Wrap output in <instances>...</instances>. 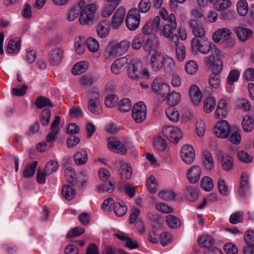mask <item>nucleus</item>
Listing matches in <instances>:
<instances>
[{
  "mask_svg": "<svg viewBox=\"0 0 254 254\" xmlns=\"http://www.w3.org/2000/svg\"><path fill=\"white\" fill-rule=\"evenodd\" d=\"M191 48L194 51L199 52L204 55L210 53V56L204 58V62L207 66H211L217 59L221 60L220 51L205 38H193L191 40Z\"/></svg>",
  "mask_w": 254,
  "mask_h": 254,
  "instance_id": "obj_1",
  "label": "nucleus"
},
{
  "mask_svg": "<svg viewBox=\"0 0 254 254\" xmlns=\"http://www.w3.org/2000/svg\"><path fill=\"white\" fill-rule=\"evenodd\" d=\"M149 63L152 70L155 72L164 70L166 73H170L175 66L174 60L169 56L158 50L153 51L150 54Z\"/></svg>",
  "mask_w": 254,
  "mask_h": 254,
  "instance_id": "obj_2",
  "label": "nucleus"
},
{
  "mask_svg": "<svg viewBox=\"0 0 254 254\" xmlns=\"http://www.w3.org/2000/svg\"><path fill=\"white\" fill-rule=\"evenodd\" d=\"M177 22L175 15L171 13L170 22H168L164 26L159 28L160 34L163 37L171 40V43L179 41V37L175 32L177 29Z\"/></svg>",
  "mask_w": 254,
  "mask_h": 254,
  "instance_id": "obj_3",
  "label": "nucleus"
},
{
  "mask_svg": "<svg viewBox=\"0 0 254 254\" xmlns=\"http://www.w3.org/2000/svg\"><path fill=\"white\" fill-rule=\"evenodd\" d=\"M98 8L95 3L87 4L86 6L81 8L79 21L82 25H86L91 22L94 17Z\"/></svg>",
  "mask_w": 254,
  "mask_h": 254,
  "instance_id": "obj_4",
  "label": "nucleus"
},
{
  "mask_svg": "<svg viewBox=\"0 0 254 254\" xmlns=\"http://www.w3.org/2000/svg\"><path fill=\"white\" fill-rule=\"evenodd\" d=\"M212 73L209 79V84L214 89L218 88L221 85V80L218 74L223 69V62L222 60H218L213 63Z\"/></svg>",
  "mask_w": 254,
  "mask_h": 254,
  "instance_id": "obj_5",
  "label": "nucleus"
},
{
  "mask_svg": "<svg viewBox=\"0 0 254 254\" xmlns=\"http://www.w3.org/2000/svg\"><path fill=\"white\" fill-rule=\"evenodd\" d=\"M140 15L138 14L137 8L130 9L127 13L126 24L127 28L131 31L136 30L139 26Z\"/></svg>",
  "mask_w": 254,
  "mask_h": 254,
  "instance_id": "obj_6",
  "label": "nucleus"
},
{
  "mask_svg": "<svg viewBox=\"0 0 254 254\" xmlns=\"http://www.w3.org/2000/svg\"><path fill=\"white\" fill-rule=\"evenodd\" d=\"M131 56H126L115 60L111 66V70L114 74L122 73L131 62Z\"/></svg>",
  "mask_w": 254,
  "mask_h": 254,
  "instance_id": "obj_7",
  "label": "nucleus"
},
{
  "mask_svg": "<svg viewBox=\"0 0 254 254\" xmlns=\"http://www.w3.org/2000/svg\"><path fill=\"white\" fill-rule=\"evenodd\" d=\"M146 107L142 102H138L132 107V117L137 123H142L146 117Z\"/></svg>",
  "mask_w": 254,
  "mask_h": 254,
  "instance_id": "obj_8",
  "label": "nucleus"
},
{
  "mask_svg": "<svg viewBox=\"0 0 254 254\" xmlns=\"http://www.w3.org/2000/svg\"><path fill=\"white\" fill-rule=\"evenodd\" d=\"M162 132L170 142L174 143H177L182 136L180 128L175 126L164 127L162 129Z\"/></svg>",
  "mask_w": 254,
  "mask_h": 254,
  "instance_id": "obj_9",
  "label": "nucleus"
},
{
  "mask_svg": "<svg viewBox=\"0 0 254 254\" xmlns=\"http://www.w3.org/2000/svg\"><path fill=\"white\" fill-rule=\"evenodd\" d=\"M170 86L164 82L161 78H156L151 84V89L156 94L164 96L170 92Z\"/></svg>",
  "mask_w": 254,
  "mask_h": 254,
  "instance_id": "obj_10",
  "label": "nucleus"
},
{
  "mask_svg": "<svg viewBox=\"0 0 254 254\" xmlns=\"http://www.w3.org/2000/svg\"><path fill=\"white\" fill-rule=\"evenodd\" d=\"M126 15L124 6L119 7L115 12L111 21V26L114 30L118 29L124 22Z\"/></svg>",
  "mask_w": 254,
  "mask_h": 254,
  "instance_id": "obj_11",
  "label": "nucleus"
},
{
  "mask_svg": "<svg viewBox=\"0 0 254 254\" xmlns=\"http://www.w3.org/2000/svg\"><path fill=\"white\" fill-rule=\"evenodd\" d=\"M231 129V127L228 122L223 120L217 123L214 129V132L217 136L221 138H225L229 136Z\"/></svg>",
  "mask_w": 254,
  "mask_h": 254,
  "instance_id": "obj_12",
  "label": "nucleus"
},
{
  "mask_svg": "<svg viewBox=\"0 0 254 254\" xmlns=\"http://www.w3.org/2000/svg\"><path fill=\"white\" fill-rule=\"evenodd\" d=\"M181 157L183 161L187 164H191L195 157V151L193 147L189 144L182 146L181 149Z\"/></svg>",
  "mask_w": 254,
  "mask_h": 254,
  "instance_id": "obj_13",
  "label": "nucleus"
},
{
  "mask_svg": "<svg viewBox=\"0 0 254 254\" xmlns=\"http://www.w3.org/2000/svg\"><path fill=\"white\" fill-rule=\"evenodd\" d=\"M128 76L133 80H138L141 78L140 64L132 57L131 62L128 65Z\"/></svg>",
  "mask_w": 254,
  "mask_h": 254,
  "instance_id": "obj_14",
  "label": "nucleus"
},
{
  "mask_svg": "<svg viewBox=\"0 0 254 254\" xmlns=\"http://www.w3.org/2000/svg\"><path fill=\"white\" fill-rule=\"evenodd\" d=\"M89 100L88 107L90 112L93 113H98L100 102L99 100V93L96 91H90L88 93Z\"/></svg>",
  "mask_w": 254,
  "mask_h": 254,
  "instance_id": "obj_15",
  "label": "nucleus"
},
{
  "mask_svg": "<svg viewBox=\"0 0 254 254\" xmlns=\"http://www.w3.org/2000/svg\"><path fill=\"white\" fill-rule=\"evenodd\" d=\"M201 173V170L199 166H192L186 173L187 178L190 183L195 184L199 180Z\"/></svg>",
  "mask_w": 254,
  "mask_h": 254,
  "instance_id": "obj_16",
  "label": "nucleus"
},
{
  "mask_svg": "<svg viewBox=\"0 0 254 254\" xmlns=\"http://www.w3.org/2000/svg\"><path fill=\"white\" fill-rule=\"evenodd\" d=\"M190 27L192 30V33L196 38H204L205 31L204 27L196 20L193 19H190L189 22Z\"/></svg>",
  "mask_w": 254,
  "mask_h": 254,
  "instance_id": "obj_17",
  "label": "nucleus"
},
{
  "mask_svg": "<svg viewBox=\"0 0 254 254\" xmlns=\"http://www.w3.org/2000/svg\"><path fill=\"white\" fill-rule=\"evenodd\" d=\"M235 33L238 39L242 42H245L250 39L253 32L249 28L243 27H237L235 28Z\"/></svg>",
  "mask_w": 254,
  "mask_h": 254,
  "instance_id": "obj_18",
  "label": "nucleus"
},
{
  "mask_svg": "<svg viewBox=\"0 0 254 254\" xmlns=\"http://www.w3.org/2000/svg\"><path fill=\"white\" fill-rule=\"evenodd\" d=\"M189 94L191 100L194 104H198L202 98V93L197 85H191L189 89Z\"/></svg>",
  "mask_w": 254,
  "mask_h": 254,
  "instance_id": "obj_19",
  "label": "nucleus"
},
{
  "mask_svg": "<svg viewBox=\"0 0 254 254\" xmlns=\"http://www.w3.org/2000/svg\"><path fill=\"white\" fill-rule=\"evenodd\" d=\"M108 147L112 151L117 153L124 154L126 153V147L121 142L113 139H110L108 143Z\"/></svg>",
  "mask_w": 254,
  "mask_h": 254,
  "instance_id": "obj_20",
  "label": "nucleus"
},
{
  "mask_svg": "<svg viewBox=\"0 0 254 254\" xmlns=\"http://www.w3.org/2000/svg\"><path fill=\"white\" fill-rule=\"evenodd\" d=\"M240 183L238 193L240 196L244 197L249 188V177L246 173H243L241 175Z\"/></svg>",
  "mask_w": 254,
  "mask_h": 254,
  "instance_id": "obj_21",
  "label": "nucleus"
},
{
  "mask_svg": "<svg viewBox=\"0 0 254 254\" xmlns=\"http://www.w3.org/2000/svg\"><path fill=\"white\" fill-rule=\"evenodd\" d=\"M63 51L59 48L52 50L49 54V61L52 64H58L62 60Z\"/></svg>",
  "mask_w": 254,
  "mask_h": 254,
  "instance_id": "obj_22",
  "label": "nucleus"
},
{
  "mask_svg": "<svg viewBox=\"0 0 254 254\" xmlns=\"http://www.w3.org/2000/svg\"><path fill=\"white\" fill-rule=\"evenodd\" d=\"M75 163L77 165H81L86 163L88 160L87 153L85 149H79L74 156Z\"/></svg>",
  "mask_w": 254,
  "mask_h": 254,
  "instance_id": "obj_23",
  "label": "nucleus"
},
{
  "mask_svg": "<svg viewBox=\"0 0 254 254\" xmlns=\"http://www.w3.org/2000/svg\"><path fill=\"white\" fill-rule=\"evenodd\" d=\"M171 46L176 49V57L178 60L182 62L186 57V48L185 46L182 43H179V41L175 43H171Z\"/></svg>",
  "mask_w": 254,
  "mask_h": 254,
  "instance_id": "obj_24",
  "label": "nucleus"
},
{
  "mask_svg": "<svg viewBox=\"0 0 254 254\" xmlns=\"http://www.w3.org/2000/svg\"><path fill=\"white\" fill-rule=\"evenodd\" d=\"M110 32V26L108 22L103 21L100 23L97 28V34L101 38L106 37Z\"/></svg>",
  "mask_w": 254,
  "mask_h": 254,
  "instance_id": "obj_25",
  "label": "nucleus"
},
{
  "mask_svg": "<svg viewBox=\"0 0 254 254\" xmlns=\"http://www.w3.org/2000/svg\"><path fill=\"white\" fill-rule=\"evenodd\" d=\"M198 244L199 246L205 248L208 250L213 247L214 240L210 236L204 235L199 237Z\"/></svg>",
  "mask_w": 254,
  "mask_h": 254,
  "instance_id": "obj_26",
  "label": "nucleus"
},
{
  "mask_svg": "<svg viewBox=\"0 0 254 254\" xmlns=\"http://www.w3.org/2000/svg\"><path fill=\"white\" fill-rule=\"evenodd\" d=\"M116 236L119 239L126 241L125 244L127 248L130 249L138 248V245L137 243L133 241L130 238L127 236V234L120 232L116 234Z\"/></svg>",
  "mask_w": 254,
  "mask_h": 254,
  "instance_id": "obj_27",
  "label": "nucleus"
},
{
  "mask_svg": "<svg viewBox=\"0 0 254 254\" xmlns=\"http://www.w3.org/2000/svg\"><path fill=\"white\" fill-rule=\"evenodd\" d=\"M241 125L245 132H251L254 129V119L250 116H245L243 118Z\"/></svg>",
  "mask_w": 254,
  "mask_h": 254,
  "instance_id": "obj_28",
  "label": "nucleus"
},
{
  "mask_svg": "<svg viewBox=\"0 0 254 254\" xmlns=\"http://www.w3.org/2000/svg\"><path fill=\"white\" fill-rule=\"evenodd\" d=\"M119 173L122 179L127 180L129 179L132 175L131 165L128 163L122 164L119 170Z\"/></svg>",
  "mask_w": 254,
  "mask_h": 254,
  "instance_id": "obj_29",
  "label": "nucleus"
},
{
  "mask_svg": "<svg viewBox=\"0 0 254 254\" xmlns=\"http://www.w3.org/2000/svg\"><path fill=\"white\" fill-rule=\"evenodd\" d=\"M230 30L228 28H224L217 30L213 34V37L214 40L218 42L221 39L229 38L231 35Z\"/></svg>",
  "mask_w": 254,
  "mask_h": 254,
  "instance_id": "obj_30",
  "label": "nucleus"
},
{
  "mask_svg": "<svg viewBox=\"0 0 254 254\" xmlns=\"http://www.w3.org/2000/svg\"><path fill=\"white\" fill-rule=\"evenodd\" d=\"M20 40L18 38L9 41L7 46V52L9 54L18 52L20 47Z\"/></svg>",
  "mask_w": 254,
  "mask_h": 254,
  "instance_id": "obj_31",
  "label": "nucleus"
},
{
  "mask_svg": "<svg viewBox=\"0 0 254 254\" xmlns=\"http://www.w3.org/2000/svg\"><path fill=\"white\" fill-rule=\"evenodd\" d=\"M88 67L86 62L81 61L76 63L72 68V73L74 75H79L85 72Z\"/></svg>",
  "mask_w": 254,
  "mask_h": 254,
  "instance_id": "obj_32",
  "label": "nucleus"
},
{
  "mask_svg": "<svg viewBox=\"0 0 254 254\" xmlns=\"http://www.w3.org/2000/svg\"><path fill=\"white\" fill-rule=\"evenodd\" d=\"M85 39L80 36L76 37L74 39V47L75 52L77 54H82L85 50Z\"/></svg>",
  "mask_w": 254,
  "mask_h": 254,
  "instance_id": "obj_33",
  "label": "nucleus"
},
{
  "mask_svg": "<svg viewBox=\"0 0 254 254\" xmlns=\"http://www.w3.org/2000/svg\"><path fill=\"white\" fill-rule=\"evenodd\" d=\"M63 196L67 200L72 199L75 196V191L70 186L65 185L62 190Z\"/></svg>",
  "mask_w": 254,
  "mask_h": 254,
  "instance_id": "obj_34",
  "label": "nucleus"
},
{
  "mask_svg": "<svg viewBox=\"0 0 254 254\" xmlns=\"http://www.w3.org/2000/svg\"><path fill=\"white\" fill-rule=\"evenodd\" d=\"M229 135V140L233 144H238L241 140V136L238 128L235 127H231Z\"/></svg>",
  "mask_w": 254,
  "mask_h": 254,
  "instance_id": "obj_35",
  "label": "nucleus"
},
{
  "mask_svg": "<svg viewBox=\"0 0 254 254\" xmlns=\"http://www.w3.org/2000/svg\"><path fill=\"white\" fill-rule=\"evenodd\" d=\"M37 165V161L27 164L23 171L22 176L24 178H30L33 176L35 172Z\"/></svg>",
  "mask_w": 254,
  "mask_h": 254,
  "instance_id": "obj_36",
  "label": "nucleus"
},
{
  "mask_svg": "<svg viewBox=\"0 0 254 254\" xmlns=\"http://www.w3.org/2000/svg\"><path fill=\"white\" fill-rule=\"evenodd\" d=\"M165 114L168 119L172 122H176L179 119L180 116L178 111L174 106L167 108L166 109Z\"/></svg>",
  "mask_w": 254,
  "mask_h": 254,
  "instance_id": "obj_37",
  "label": "nucleus"
},
{
  "mask_svg": "<svg viewBox=\"0 0 254 254\" xmlns=\"http://www.w3.org/2000/svg\"><path fill=\"white\" fill-rule=\"evenodd\" d=\"M104 56L105 59L112 60L117 56H119L114 44L107 46L104 53Z\"/></svg>",
  "mask_w": 254,
  "mask_h": 254,
  "instance_id": "obj_38",
  "label": "nucleus"
},
{
  "mask_svg": "<svg viewBox=\"0 0 254 254\" xmlns=\"http://www.w3.org/2000/svg\"><path fill=\"white\" fill-rule=\"evenodd\" d=\"M237 9L238 13L242 16H245L249 11V6L246 0H239L237 3Z\"/></svg>",
  "mask_w": 254,
  "mask_h": 254,
  "instance_id": "obj_39",
  "label": "nucleus"
},
{
  "mask_svg": "<svg viewBox=\"0 0 254 254\" xmlns=\"http://www.w3.org/2000/svg\"><path fill=\"white\" fill-rule=\"evenodd\" d=\"M203 160L204 167L206 169L211 170L214 167V162L212 155L210 152L207 151L203 152Z\"/></svg>",
  "mask_w": 254,
  "mask_h": 254,
  "instance_id": "obj_40",
  "label": "nucleus"
},
{
  "mask_svg": "<svg viewBox=\"0 0 254 254\" xmlns=\"http://www.w3.org/2000/svg\"><path fill=\"white\" fill-rule=\"evenodd\" d=\"M151 2L150 0H141L138 5L137 10L138 14L146 13L151 8Z\"/></svg>",
  "mask_w": 254,
  "mask_h": 254,
  "instance_id": "obj_41",
  "label": "nucleus"
},
{
  "mask_svg": "<svg viewBox=\"0 0 254 254\" xmlns=\"http://www.w3.org/2000/svg\"><path fill=\"white\" fill-rule=\"evenodd\" d=\"M200 186L204 190L210 191L213 189L214 187L213 181L209 177H204L201 179Z\"/></svg>",
  "mask_w": 254,
  "mask_h": 254,
  "instance_id": "obj_42",
  "label": "nucleus"
},
{
  "mask_svg": "<svg viewBox=\"0 0 254 254\" xmlns=\"http://www.w3.org/2000/svg\"><path fill=\"white\" fill-rule=\"evenodd\" d=\"M166 222L167 225L171 228H178L181 224L180 220L173 215H168L166 216Z\"/></svg>",
  "mask_w": 254,
  "mask_h": 254,
  "instance_id": "obj_43",
  "label": "nucleus"
},
{
  "mask_svg": "<svg viewBox=\"0 0 254 254\" xmlns=\"http://www.w3.org/2000/svg\"><path fill=\"white\" fill-rule=\"evenodd\" d=\"M35 104L38 109L53 106V104L51 101L47 98L44 96L38 97L36 99Z\"/></svg>",
  "mask_w": 254,
  "mask_h": 254,
  "instance_id": "obj_44",
  "label": "nucleus"
},
{
  "mask_svg": "<svg viewBox=\"0 0 254 254\" xmlns=\"http://www.w3.org/2000/svg\"><path fill=\"white\" fill-rule=\"evenodd\" d=\"M113 44L119 56L126 53L130 45L129 43L127 41H122L119 43Z\"/></svg>",
  "mask_w": 254,
  "mask_h": 254,
  "instance_id": "obj_45",
  "label": "nucleus"
},
{
  "mask_svg": "<svg viewBox=\"0 0 254 254\" xmlns=\"http://www.w3.org/2000/svg\"><path fill=\"white\" fill-rule=\"evenodd\" d=\"M153 145L156 149L159 151H163L166 148L167 143L164 138L159 136L154 139Z\"/></svg>",
  "mask_w": 254,
  "mask_h": 254,
  "instance_id": "obj_46",
  "label": "nucleus"
},
{
  "mask_svg": "<svg viewBox=\"0 0 254 254\" xmlns=\"http://www.w3.org/2000/svg\"><path fill=\"white\" fill-rule=\"evenodd\" d=\"M221 165L224 170H230L234 165L233 158L228 155L223 156L221 158Z\"/></svg>",
  "mask_w": 254,
  "mask_h": 254,
  "instance_id": "obj_47",
  "label": "nucleus"
},
{
  "mask_svg": "<svg viewBox=\"0 0 254 254\" xmlns=\"http://www.w3.org/2000/svg\"><path fill=\"white\" fill-rule=\"evenodd\" d=\"M113 208L116 215L119 217L123 216L127 211V208L123 202H116Z\"/></svg>",
  "mask_w": 254,
  "mask_h": 254,
  "instance_id": "obj_48",
  "label": "nucleus"
},
{
  "mask_svg": "<svg viewBox=\"0 0 254 254\" xmlns=\"http://www.w3.org/2000/svg\"><path fill=\"white\" fill-rule=\"evenodd\" d=\"M81 8L78 5L72 7L68 11L67 20L69 21H72L76 19L80 14Z\"/></svg>",
  "mask_w": 254,
  "mask_h": 254,
  "instance_id": "obj_49",
  "label": "nucleus"
},
{
  "mask_svg": "<svg viewBox=\"0 0 254 254\" xmlns=\"http://www.w3.org/2000/svg\"><path fill=\"white\" fill-rule=\"evenodd\" d=\"M86 45L87 48L91 52H96L99 48L98 42L92 37H89L87 39Z\"/></svg>",
  "mask_w": 254,
  "mask_h": 254,
  "instance_id": "obj_50",
  "label": "nucleus"
},
{
  "mask_svg": "<svg viewBox=\"0 0 254 254\" xmlns=\"http://www.w3.org/2000/svg\"><path fill=\"white\" fill-rule=\"evenodd\" d=\"M244 220V212L238 211L232 213L229 218V222L232 224L241 223Z\"/></svg>",
  "mask_w": 254,
  "mask_h": 254,
  "instance_id": "obj_51",
  "label": "nucleus"
},
{
  "mask_svg": "<svg viewBox=\"0 0 254 254\" xmlns=\"http://www.w3.org/2000/svg\"><path fill=\"white\" fill-rule=\"evenodd\" d=\"M240 75V72L236 69L231 70L227 78V81L229 85H232L235 82L238 81Z\"/></svg>",
  "mask_w": 254,
  "mask_h": 254,
  "instance_id": "obj_52",
  "label": "nucleus"
},
{
  "mask_svg": "<svg viewBox=\"0 0 254 254\" xmlns=\"http://www.w3.org/2000/svg\"><path fill=\"white\" fill-rule=\"evenodd\" d=\"M146 186L148 190L151 193H154L156 191L158 184L154 176H150L146 180Z\"/></svg>",
  "mask_w": 254,
  "mask_h": 254,
  "instance_id": "obj_53",
  "label": "nucleus"
},
{
  "mask_svg": "<svg viewBox=\"0 0 254 254\" xmlns=\"http://www.w3.org/2000/svg\"><path fill=\"white\" fill-rule=\"evenodd\" d=\"M204 110L207 113L211 112L215 106V101L213 97L206 98L204 101Z\"/></svg>",
  "mask_w": 254,
  "mask_h": 254,
  "instance_id": "obj_54",
  "label": "nucleus"
},
{
  "mask_svg": "<svg viewBox=\"0 0 254 254\" xmlns=\"http://www.w3.org/2000/svg\"><path fill=\"white\" fill-rule=\"evenodd\" d=\"M168 101L171 106H174L179 103L180 100V95L179 93L176 92H172L168 93Z\"/></svg>",
  "mask_w": 254,
  "mask_h": 254,
  "instance_id": "obj_55",
  "label": "nucleus"
},
{
  "mask_svg": "<svg viewBox=\"0 0 254 254\" xmlns=\"http://www.w3.org/2000/svg\"><path fill=\"white\" fill-rule=\"evenodd\" d=\"M51 117V111L49 109H45L41 113L40 121L43 126H47L49 124Z\"/></svg>",
  "mask_w": 254,
  "mask_h": 254,
  "instance_id": "obj_56",
  "label": "nucleus"
},
{
  "mask_svg": "<svg viewBox=\"0 0 254 254\" xmlns=\"http://www.w3.org/2000/svg\"><path fill=\"white\" fill-rule=\"evenodd\" d=\"M119 110L123 112H127L131 107V103L128 98H124L119 102Z\"/></svg>",
  "mask_w": 254,
  "mask_h": 254,
  "instance_id": "obj_57",
  "label": "nucleus"
},
{
  "mask_svg": "<svg viewBox=\"0 0 254 254\" xmlns=\"http://www.w3.org/2000/svg\"><path fill=\"white\" fill-rule=\"evenodd\" d=\"M177 195L172 190H164L158 193L159 197L163 200H174Z\"/></svg>",
  "mask_w": 254,
  "mask_h": 254,
  "instance_id": "obj_58",
  "label": "nucleus"
},
{
  "mask_svg": "<svg viewBox=\"0 0 254 254\" xmlns=\"http://www.w3.org/2000/svg\"><path fill=\"white\" fill-rule=\"evenodd\" d=\"M217 186L220 193L223 195L227 196L229 193L228 185L223 179H219L217 183Z\"/></svg>",
  "mask_w": 254,
  "mask_h": 254,
  "instance_id": "obj_59",
  "label": "nucleus"
},
{
  "mask_svg": "<svg viewBox=\"0 0 254 254\" xmlns=\"http://www.w3.org/2000/svg\"><path fill=\"white\" fill-rule=\"evenodd\" d=\"M185 193L188 198L191 201H194L198 196L196 190L190 186L186 188Z\"/></svg>",
  "mask_w": 254,
  "mask_h": 254,
  "instance_id": "obj_60",
  "label": "nucleus"
},
{
  "mask_svg": "<svg viewBox=\"0 0 254 254\" xmlns=\"http://www.w3.org/2000/svg\"><path fill=\"white\" fill-rule=\"evenodd\" d=\"M59 167L58 162L55 160H52L47 163L44 170L47 175H50L52 173L55 172Z\"/></svg>",
  "mask_w": 254,
  "mask_h": 254,
  "instance_id": "obj_61",
  "label": "nucleus"
},
{
  "mask_svg": "<svg viewBox=\"0 0 254 254\" xmlns=\"http://www.w3.org/2000/svg\"><path fill=\"white\" fill-rule=\"evenodd\" d=\"M117 6L118 5L113 3L107 4L103 8L102 13V16L104 17H108L111 16L115 11Z\"/></svg>",
  "mask_w": 254,
  "mask_h": 254,
  "instance_id": "obj_62",
  "label": "nucleus"
},
{
  "mask_svg": "<svg viewBox=\"0 0 254 254\" xmlns=\"http://www.w3.org/2000/svg\"><path fill=\"white\" fill-rule=\"evenodd\" d=\"M198 66L197 64L193 61H190L188 62L185 66V70L189 74H193L197 70Z\"/></svg>",
  "mask_w": 254,
  "mask_h": 254,
  "instance_id": "obj_63",
  "label": "nucleus"
},
{
  "mask_svg": "<svg viewBox=\"0 0 254 254\" xmlns=\"http://www.w3.org/2000/svg\"><path fill=\"white\" fill-rule=\"evenodd\" d=\"M244 240L247 246H254V231L252 230L246 231Z\"/></svg>",
  "mask_w": 254,
  "mask_h": 254,
  "instance_id": "obj_64",
  "label": "nucleus"
}]
</instances>
